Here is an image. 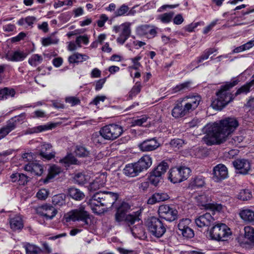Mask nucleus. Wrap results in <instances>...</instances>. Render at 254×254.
<instances>
[{
	"label": "nucleus",
	"instance_id": "obj_11",
	"mask_svg": "<svg viewBox=\"0 0 254 254\" xmlns=\"http://www.w3.org/2000/svg\"><path fill=\"white\" fill-rule=\"evenodd\" d=\"M122 126L117 124H110L103 127L100 129L101 133L106 140H114L123 133Z\"/></svg>",
	"mask_w": 254,
	"mask_h": 254
},
{
	"label": "nucleus",
	"instance_id": "obj_25",
	"mask_svg": "<svg viewBox=\"0 0 254 254\" xmlns=\"http://www.w3.org/2000/svg\"><path fill=\"white\" fill-rule=\"evenodd\" d=\"M125 208H129V206L127 203H123L122 205L118 209L115 214V220L118 222H121L124 220L125 221L126 216Z\"/></svg>",
	"mask_w": 254,
	"mask_h": 254
},
{
	"label": "nucleus",
	"instance_id": "obj_33",
	"mask_svg": "<svg viewBox=\"0 0 254 254\" xmlns=\"http://www.w3.org/2000/svg\"><path fill=\"white\" fill-rule=\"evenodd\" d=\"M60 162L65 167H68L70 165L76 164L77 160L72 154H69L64 158L61 159Z\"/></svg>",
	"mask_w": 254,
	"mask_h": 254
},
{
	"label": "nucleus",
	"instance_id": "obj_16",
	"mask_svg": "<svg viewBox=\"0 0 254 254\" xmlns=\"http://www.w3.org/2000/svg\"><path fill=\"white\" fill-rule=\"evenodd\" d=\"M214 221V219L209 213L200 215L195 219L196 226L199 228L208 227Z\"/></svg>",
	"mask_w": 254,
	"mask_h": 254
},
{
	"label": "nucleus",
	"instance_id": "obj_52",
	"mask_svg": "<svg viewBox=\"0 0 254 254\" xmlns=\"http://www.w3.org/2000/svg\"><path fill=\"white\" fill-rule=\"evenodd\" d=\"M129 7L125 4H122L119 8H118L115 12V15L116 17L122 16L124 15H127V12L128 11Z\"/></svg>",
	"mask_w": 254,
	"mask_h": 254
},
{
	"label": "nucleus",
	"instance_id": "obj_60",
	"mask_svg": "<svg viewBox=\"0 0 254 254\" xmlns=\"http://www.w3.org/2000/svg\"><path fill=\"white\" fill-rule=\"evenodd\" d=\"M148 117L146 115H143L140 119H135L132 122V126H141L147 122Z\"/></svg>",
	"mask_w": 254,
	"mask_h": 254
},
{
	"label": "nucleus",
	"instance_id": "obj_21",
	"mask_svg": "<svg viewBox=\"0 0 254 254\" xmlns=\"http://www.w3.org/2000/svg\"><path fill=\"white\" fill-rule=\"evenodd\" d=\"M169 198V195L166 192H156L148 198L147 203L153 205L158 202L167 200Z\"/></svg>",
	"mask_w": 254,
	"mask_h": 254
},
{
	"label": "nucleus",
	"instance_id": "obj_24",
	"mask_svg": "<svg viewBox=\"0 0 254 254\" xmlns=\"http://www.w3.org/2000/svg\"><path fill=\"white\" fill-rule=\"evenodd\" d=\"M9 224L11 229L13 231L20 230L23 227L22 219L19 215H15L10 218Z\"/></svg>",
	"mask_w": 254,
	"mask_h": 254
},
{
	"label": "nucleus",
	"instance_id": "obj_61",
	"mask_svg": "<svg viewBox=\"0 0 254 254\" xmlns=\"http://www.w3.org/2000/svg\"><path fill=\"white\" fill-rule=\"evenodd\" d=\"M184 237L186 238H192L193 237L194 234L193 230L190 227L183 230L179 232Z\"/></svg>",
	"mask_w": 254,
	"mask_h": 254
},
{
	"label": "nucleus",
	"instance_id": "obj_58",
	"mask_svg": "<svg viewBox=\"0 0 254 254\" xmlns=\"http://www.w3.org/2000/svg\"><path fill=\"white\" fill-rule=\"evenodd\" d=\"M58 40L53 39L51 37H48L42 39V44L43 46L47 47L52 44H57Z\"/></svg>",
	"mask_w": 254,
	"mask_h": 254
},
{
	"label": "nucleus",
	"instance_id": "obj_54",
	"mask_svg": "<svg viewBox=\"0 0 254 254\" xmlns=\"http://www.w3.org/2000/svg\"><path fill=\"white\" fill-rule=\"evenodd\" d=\"M75 152L77 156L81 157L88 156L89 154V151L85 147L80 146H77Z\"/></svg>",
	"mask_w": 254,
	"mask_h": 254
},
{
	"label": "nucleus",
	"instance_id": "obj_62",
	"mask_svg": "<svg viewBox=\"0 0 254 254\" xmlns=\"http://www.w3.org/2000/svg\"><path fill=\"white\" fill-rule=\"evenodd\" d=\"M48 195V192L46 189H41L37 193V198L41 200L45 199Z\"/></svg>",
	"mask_w": 254,
	"mask_h": 254
},
{
	"label": "nucleus",
	"instance_id": "obj_45",
	"mask_svg": "<svg viewBox=\"0 0 254 254\" xmlns=\"http://www.w3.org/2000/svg\"><path fill=\"white\" fill-rule=\"evenodd\" d=\"M191 220L189 218L182 219L179 221L178 224V230L180 232L190 227Z\"/></svg>",
	"mask_w": 254,
	"mask_h": 254
},
{
	"label": "nucleus",
	"instance_id": "obj_40",
	"mask_svg": "<svg viewBox=\"0 0 254 254\" xmlns=\"http://www.w3.org/2000/svg\"><path fill=\"white\" fill-rule=\"evenodd\" d=\"M15 91L14 89L5 87L0 90V100L7 99L9 96L13 97Z\"/></svg>",
	"mask_w": 254,
	"mask_h": 254
},
{
	"label": "nucleus",
	"instance_id": "obj_9",
	"mask_svg": "<svg viewBox=\"0 0 254 254\" xmlns=\"http://www.w3.org/2000/svg\"><path fill=\"white\" fill-rule=\"evenodd\" d=\"M168 167L167 162L164 161L161 162L150 173L148 177L149 183L155 187L158 186L163 182V175L166 172Z\"/></svg>",
	"mask_w": 254,
	"mask_h": 254
},
{
	"label": "nucleus",
	"instance_id": "obj_4",
	"mask_svg": "<svg viewBox=\"0 0 254 254\" xmlns=\"http://www.w3.org/2000/svg\"><path fill=\"white\" fill-rule=\"evenodd\" d=\"M237 80L227 82L225 85L221 86L220 90L216 93L217 98L214 100L211 104L213 109L221 110L233 99V95L228 90L236 85Z\"/></svg>",
	"mask_w": 254,
	"mask_h": 254
},
{
	"label": "nucleus",
	"instance_id": "obj_5",
	"mask_svg": "<svg viewBox=\"0 0 254 254\" xmlns=\"http://www.w3.org/2000/svg\"><path fill=\"white\" fill-rule=\"evenodd\" d=\"M152 164V158L149 155H144L137 162L126 165L123 170L124 173L127 176L134 177L147 170Z\"/></svg>",
	"mask_w": 254,
	"mask_h": 254
},
{
	"label": "nucleus",
	"instance_id": "obj_17",
	"mask_svg": "<svg viewBox=\"0 0 254 254\" xmlns=\"http://www.w3.org/2000/svg\"><path fill=\"white\" fill-rule=\"evenodd\" d=\"M139 147L142 151H151L155 150L159 146L155 137L146 139L139 144Z\"/></svg>",
	"mask_w": 254,
	"mask_h": 254
},
{
	"label": "nucleus",
	"instance_id": "obj_43",
	"mask_svg": "<svg viewBox=\"0 0 254 254\" xmlns=\"http://www.w3.org/2000/svg\"><path fill=\"white\" fill-rule=\"evenodd\" d=\"M43 61V58L38 54L33 55L28 60V63L33 66H36Z\"/></svg>",
	"mask_w": 254,
	"mask_h": 254
},
{
	"label": "nucleus",
	"instance_id": "obj_64",
	"mask_svg": "<svg viewBox=\"0 0 254 254\" xmlns=\"http://www.w3.org/2000/svg\"><path fill=\"white\" fill-rule=\"evenodd\" d=\"M243 139L244 137L241 135H234L230 142L235 145H238Z\"/></svg>",
	"mask_w": 254,
	"mask_h": 254
},
{
	"label": "nucleus",
	"instance_id": "obj_34",
	"mask_svg": "<svg viewBox=\"0 0 254 254\" xmlns=\"http://www.w3.org/2000/svg\"><path fill=\"white\" fill-rule=\"evenodd\" d=\"M14 129V125L12 123L7 122L6 125L0 129V140L3 138Z\"/></svg>",
	"mask_w": 254,
	"mask_h": 254
},
{
	"label": "nucleus",
	"instance_id": "obj_56",
	"mask_svg": "<svg viewBox=\"0 0 254 254\" xmlns=\"http://www.w3.org/2000/svg\"><path fill=\"white\" fill-rule=\"evenodd\" d=\"M142 57L140 55L130 59V60L133 64L132 65L130 66V68L135 70H138L139 68L141 66V64L139 62V61L141 60Z\"/></svg>",
	"mask_w": 254,
	"mask_h": 254
},
{
	"label": "nucleus",
	"instance_id": "obj_53",
	"mask_svg": "<svg viewBox=\"0 0 254 254\" xmlns=\"http://www.w3.org/2000/svg\"><path fill=\"white\" fill-rule=\"evenodd\" d=\"M190 82L187 81L176 85L172 89L173 93H176L181 91H185L190 87Z\"/></svg>",
	"mask_w": 254,
	"mask_h": 254
},
{
	"label": "nucleus",
	"instance_id": "obj_57",
	"mask_svg": "<svg viewBox=\"0 0 254 254\" xmlns=\"http://www.w3.org/2000/svg\"><path fill=\"white\" fill-rule=\"evenodd\" d=\"M206 209H210L213 211L219 212L222 210L223 205L221 204L217 203H208L204 205Z\"/></svg>",
	"mask_w": 254,
	"mask_h": 254
},
{
	"label": "nucleus",
	"instance_id": "obj_1",
	"mask_svg": "<svg viewBox=\"0 0 254 254\" xmlns=\"http://www.w3.org/2000/svg\"><path fill=\"white\" fill-rule=\"evenodd\" d=\"M238 126L237 119L231 117L222 120L219 123L207 125L206 127V134L203 138V140L210 146L222 143Z\"/></svg>",
	"mask_w": 254,
	"mask_h": 254
},
{
	"label": "nucleus",
	"instance_id": "obj_49",
	"mask_svg": "<svg viewBox=\"0 0 254 254\" xmlns=\"http://www.w3.org/2000/svg\"><path fill=\"white\" fill-rule=\"evenodd\" d=\"M84 57L86 56L76 53L69 56L68 60L69 63L71 64L82 62L83 60H85Z\"/></svg>",
	"mask_w": 254,
	"mask_h": 254
},
{
	"label": "nucleus",
	"instance_id": "obj_59",
	"mask_svg": "<svg viewBox=\"0 0 254 254\" xmlns=\"http://www.w3.org/2000/svg\"><path fill=\"white\" fill-rule=\"evenodd\" d=\"M75 43L78 47H81V44L87 45L89 43V38L87 35L79 36L75 40Z\"/></svg>",
	"mask_w": 254,
	"mask_h": 254
},
{
	"label": "nucleus",
	"instance_id": "obj_22",
	"mask_svg": "<svg viewBox=\"0 0 254 254\" xmlns=\"http://www.w3.org/2000/svg\"><path fill=\"white\" fill-rule=\"evenodd\" d=\"M122 31L119 37L117 38V41L120 44H124L126 41L129 38L131 29L130 26L128 24H123L121 25Z\"/></svg>",
	"mask_w": 254,
	"mask_h": 254
},
{
	"label": "nucleus",
	"instance_id": "obj_47",
	"mask_svg": "<svg viewBox=\"0 0 254 254\" xmlns=\"http://www.w3.org/2000/svg\"><path fill=\"white\" fill-rule=\"evenodd\" d=\"M130 230L134 237H140L144 234V230L140 225L130 227Z\"/></svg>",
	"mask_w": 254,
	"mask_h": 254
},
{
	"label": "nucleus",
	"instance_id": "obj_26",
	"mask_svg": "<svg viewBox=\"0 0 254 254\" xmlns=\"http://www.w3.org/2000/svg\"><path fill=\"white\" fill-rule=\"evenodd\" d=\"M239 215L240 217L245 221L254 222V211L251 209H243L240 211Z\"/></svg>",
	"mask_w": 254,
	"mask_h": 254
},
{
	"label": "nucleus",
	"instance_id": "obj_10",
	"mask_svg": "<svg viewBox=\"0 0 254 254\" xmlns=\"http://www.w3.org/2000/svg\"><path fill=\"white\" fill-rule=\"evenodd\" d=\"M231 234L230 228L223 223L215 225L210 231L211 239L217 241H226Z\"/></svg>",
	"mask_w": 254,
	"mask_h": 254
},
{
	"label": "nucleus",
	"instance_id": "obj_32",
	"mask_svg": "<svg viewBox=\"0 0 254 254\" xmlns=\"http://www.w3.org/2000/svg\"><path fill=\"white\" fill-rule=\"evenodd\" d=\"M105 182L103 179L96 178L93 182L91 183L88 187L90 191H95L103 187Z\"/></svg>",
	"mask_w": 254,
	"mask_h": 254
},
{
	"label": "nucleus",
	"instance_id": "obj_42",
	"mask_svg": "<svg viewBox=\"0 0 254 254\" xmlns=\"http://www.w3.org/2000/svg\"><path fill=\"white\" fill-rule=\"evenodd\" d=\"M216 50L212 49L209 48L205 50L202 55L197 58L196 63L197 64L202 62L204 60H206L208 59L209 56L212 54L214 52H215Z\"/></svg>",
	"mask_w": 254,
	"mask_h": 254
},
{
	"label": "nucleus",
	"instance_id": "obj_29",
	"mask_svg": "<svg viewBox=\"0 0 254 254\" xmlns=\"http://www.w3.org/2000/svg\"><path fill=\"white\" fill-rule=\"evenodd\" d=\"M69 196L76 200H81L84 197V194L79 189L75 188H70L68 190Z\"/></svg>",
	"mask_w": 254,
	"mask_h": 254
},
{
	"label": "nucleus",
	"instance_id": "obj_36",
	"mask_svg": "<svg viewBox=\"0 0 254 254\" xmlns=\"http://www.w3.org/2000/svg\"><path fill=\"white\" fill-rule=\"evenodd\" d=\"M105 139L103 135L101 133L100 130L99 132H96L93 133L91 137L92 142L97 146L104 144Z\"/></svg>",
	"mask_w": 254,
	"mask_h": 254
},
{
	"label": "nucleus",
	"instance_id": "obj_6",
	"mask_svg": "<svg viewBox=\"0 0 254 254\" xmlns=\"http://www.w3.org/2000/svg\"><path fill=\"white\" fill-rule=\"evenodd\" d=\"M65 219L66 222L80 221L82 222V227L85 229H87L90 225L89 214L82 206L67 213L65 215Z\"/></svg>",
	"mask_w": 254,
	"mask_h": 254
},
{
	"label": "nucleus",
	"instance_id": "obj_51",
	"mask_svg": "<svg viewBox=\"0 0 254 254\" xmlns=\"http://www.w3.org/2000/svg\"><path fill=\"white\" fill-rule=\"evenodd\" d=\"M61 171V169L60 167L56 165H52L50 167L49 169V174L47 178L49 179L54 178L57 175L59 174Z\"/></svg>",
	"mask_w": 254,
	"mask_h": 254
},
{
	"label": "nucleus",
	"instance_id": "obj_28",
	"mask_svg": "<svg viewBox=\"0 0 254 254\" xmlns=\"http://www.w3.org/2000/svg\"><path fill=\"white\" fill-rule=\"evenodd\" d=\"M252 88H254V79L251 80L250 82H247L239 88L235 93V96L242 93L247 94L250 91Z\"/></svg>",
	"mask_w": 254,
	"mask_h": 254
},
{
	"label": "nucleus",
	"instance_id": "obj_30",
	"mask_svg": "<svg viewBox=\"0 0 254 254\" xmlns=\"http://www.w3.org/2000/svg\"><path fill=\"white\" fill-rule=\"evenodd\" d=\"M26 254H40L42 253L41 249L33 244L27 243L24 246Z\"/></svg>",
	"mask_w": 254,
	"mask_h": 254
},
{
	"label": "nucleus",
	"instance_id": "obj_23",
	"mask_svg": "<svg viewBox=\"0 0 254 254\" xmlns=\"http://www.w3.org/2000/svg\"><path fill=\"white\" fill-rule=\"evenodd\" d=\"M141 210H139L126 215L125 222L128 225H133L135 222L141 220Z\"/></svg>",
	"mask_w": 254,
	"mask_h": 254
},
{
	"label": "nucleus",
	"instance_id": "obj_8",
	"mask_svg": "<svg viewBox=\"0 0 254 254\" xmlns=\"http://www.w3.org/2000/svg\"><path fill=\"white\" fill-rule=\"evenodd\" d=\"M191 173V170L186 166L176 167L169 171L168 179L174 184L181 183L186 180Z\"/></svg>",
	"mask_w": 254,
	"mask_h": 254
},
{
	"label": "nucleus",
	"instance_id": "obj_7",
	"mask_svg": "<svg viewBox=\"0 0 254 254\" xmlns=\"http://www.w3.org/2000/svg\"><path fill=\"white\" fill-rule=\"evenodd\" d=\"M145 225L151 235L157 238L162 237L166 231V226L159 218L156 217L148 218Z\"/></svg>",
	"mask_w": 254,
	"mask_h": 254
},
{
	"label": "nucleus",
	"instance_id": "obj_3",
	"mask_svg": "<svg viewBox=\"0 0 254 254\" xmlns=\"http://www.w3.org/2000/svg\"><path fill=\"white\" fill-rule=\"evenodd\" d=\"M199 95L187 96L181 102L177 103L172 111V115L175 118L184 117L194 110L201 101Z\"/></svg>",
	"mask_w": 254,
	"mask_h": 254
},
{
	"label": "nucleus",
	"instance_id": "obj_12",
	"mask_svg": "<svg viewBox=\"0 0 254 254\" xmlns=\"http://www.w3.org/2000/svg\"><path fill=\"white\" fill-rule=\"evenodd\" d=\"M158 213L160 218L169 222H172L178 218V211L169 205H160L159 207Z\"/></svg>",
	"mask_w": 254,
	"mask_h": 254
},
{
	"label": "nucleus",
	"instance_id": "obj_20",
	"mask_svg": "<svg viewBox=\"0 0 254 254\" xmlns=\"http://www.w3.org/2000/svg\"><path fill=\"white\" fill-rule=\"evenodd\" d=\"M40 213L47 219H52L57 214V210L49 204H44L40 207Z\"/></svg>",
	"mask_w": 254,
	"mask_h": 254
},
{
	"label": "nucleus",
	"instance_id": "obj_50",
	"mask_svg": "<svg viewBox=\"0 0 254 254\" xmlns=\"http://www.w3.org/2000/svg\"><path fill=\"white\" fill-rule=\"evenodd\" d=\"M89 177L82 173H77L74 177V181L79 185H83L88 182Z\"/></svg>",
	"mask_w": 254,
	"mask_h": 254
},
{
	"label": "nucleus",
	"instance_id": "obj_39",
	"mask_svg": "<svg viewBox=\"0 0 254 254\" xmlns=\"http://www.w3.org/2000/svg\"><path fill=\"white\" fill-rule=\"evenodd\" d=\"M54 126L52 124L39 126L30 129V133H39L44 131L51 129Z\"/></svg>",
	"mask_w": 254,
	"mask_h": 254
},
{
	"label": "nucleus",
	"instance_id": "obj_14",
	"mask_svg": "<svg viewBox=\"0 0 254 254\" xmlns=\"http://www.w3.org/2000/svg\"><path fill=\"white\" fill-rule=\"evenodd\" d=\"M212 174L213 180L216 182H219L228 177V169L224 165L219 164L213 168Z\"/></svg>",
	"mask_w": 254,
	"mask_h": 254
},
{
	"label": "nucleus",
	"instance_id": "obj_44",
	"mask_svg": "<svg viewBox=\"0 0 254 254\" xmlns=\"http://www.w3.org/2000/svg\"><path fill=\"white\" fill-rule=\"evenodd\" d=\"M14 150L12 149H9L0 153V164L4 163L8 161L9 156L12 154Z\"/></svg>",
	"mask_w": 254,
	"mask_h": 254
},
{
	"label": "nucleus",
	"instance_id": "obj_55",
	"mask_svg": "<svg viewBox=\"0 0 254 254\" xmlns=\"http://www.w3.org/2000/svg\"><path fill=\"white\" fill-rule=\"evenodd\" d=\"M174 15V12H170L168 13H165L161 15H160L158 17V19L161 20V21L164 23H167L170 22Z\"/></svg>",
	"mask_w": 254,
	"mask_h": 254
},
{
	"label": "nucleus",
	"instance_id": "obj_18",
	"mask_svg": "<svg viewBox=\"0 0 254 254\" xmlns=\"http://www.w3.org/2000/svg\"><path fill=\"white\" fill-rule=\"evenodd\" d=\"M40 155L46 160L54 158L55 152L53 151L52 146L50 143H44L38 147Z\"/></svg>",
	"mask_w": 254,
	"mask_h": 254
},
{
	"label": "nucleus",
	"instance_id": "obj_2",
	"mask_svg": "<svg viewBox=\"0 0 254 254\" xmlns=\"http://www.w3.org/2000/svg\"><path fill=\"white\" fill-rule=\"evenodd\" d=\"M118 194L110 191H99L94 194L89 199L87 203L93 212L98 214L103 213L105 206L110 208L118 198Z\"/></svg>",
	"mask_w": 254,
	"mask_h": 254
},
{
	"label": "nucleus",
	"instance_id": "obj_41",
	"mask_svg": "<svg viewBox=\"0 0 254 254\" xmlns=\"http://www.w3.org/2000/svg\"><path fill=\"white\" fill-rule=\"evenodd\" d=\"M184 144V141L183 139L180 138H175L172 139L169 143L166 144L169 145L172 149L176 150L181 147Z\"/></svg>",
	"mask_w": 254,
	"mask_h": 254
},
{
	"label": "nucleus",
	"instance_id": "obj_63",
	"mask_svg": "<svg viewBox=\"0 0 254 254\" xmlns=\"http://www.w3.org/2000/svg\"><path fill=\"white\" fill-rule=\"evenodd\" d=\"M65 102L71 104V106L76 105L80 102L78 98L73 96L66 97L65 98Z\"/></svg>",
	"mask_w": 254,
	"mask_h": 254
},
{
	"label": "nucleus",
	"instance_id": "obj_37",
	"mask_svg": "<svg viewBox=\"0 0 254 254\" xmlns=\"http://www.w3.org/2000/svg\"><path fill=\"white\" fill-rule=\"evenodd\" d=\"M26 117V113H23L18 116H16L12 118L7 122L12 123L14 125L15 129L17 124H21L25 121Z\"/></svg>",
	"mask_w": 254,
	"mask_h": 254
},
{
	"label": "nucleus",
	"instance_id": "obj_46",
	"mask_svg": "<svg viewBox=\"0 0 254 254\" xmlns=\"http://www.w3.org/2000/svg\"><path fill=\"white\" fill-rule=\"evenodd\" d=\"M244 230L245 238L252 243H254V227L246 226Z\"/></svg>",
	"mask_w": 254,
	"mask_h": 254
},
{
	"label": "nucleus",
	"instance_id": "obj_35",
	"mask_svg": "<svg viewBox=\"0 0 254 254\" xmlns=\"http://www.w3.org/2000/svg\"><path fill=\"white\" fill-rule=\"evenodd\" d=\"M205 185L204 178L202 176H198L193 178L190 184V187L192 189L201 188Z\"/></svg>",
	"mask_w": 254,
	"mask_h": 254
},
{
	"label": "nucleus",
	"instance_id": "obj_31",
	"mask_svg": "<svg viewBox=\"0 0 254 254\" xmlns=\"http://www.w3.org/2000/svg\"><path fill=\"white\" fill-rule=\"evenodd\" d=\"M66 196L64 193L55 195L52 197V203L55 206H62L65 204Z\"/></svg>",
	"mask_w": 254,
	"mask_h": 254
},
{
	"label": "nucleus",
	"instance_id": "obj_15",
	"mask_svg": "<svg viewBox=\"0 0 254 254\" xmlns=\"http://www.w3.org/2000/svg\"><path fill=\"white\" fill-rule=\"evenodd\" d=\"M236 173L242 175H246L251 169L250 162L244 159H238L233 162Z\"/></svg>",
	"mask_w": 254,
	"mask_h": 254
},
{
	"label": "nucleus",
	"instance_id": "obj_48",
	"mask_svg": "<svg viewBox=\"0 0 254 254\" xmlns=\"http://www.w3.org/2000/svg\"><path fill=\"white\" fill-rule=\"evenodd\" d=\"M141 87L140 82H136L129 92L128 98L132 99L133 97L136 96L140 92Z\"/></svg>",
	"mask_w": 254,
	"mask_h": 254
},
{
	"label": "nucleus",
	"instance_id": "obj_27",
	"mask_svg": "<svg viewBox=\"0 0 254 254\" xmlns=\"http://www.w3.org/2000/svg\"><path fill=\"white\" fill-rule=\"evenodd\" d=\"M28 55L27 53L23 51H17L13 54L9 55L7 59L8 60L13 62L23 61Z\"/></svg>",
	"mask_w": 254,
	"mask_h": 254
},
{
	"label": "nucleus",
	"instance_id": "obj_13",
	"mask_svg": "<svg viewBox=\"0 0 254 254\" xmlns=\"http://www.w3.org/2000/svg\"><path fill=\"white\" fill-rule=\"evenodd\" d=\"M158 29L154 26L145 24L137 27L136 32L140 36H145L148 39H151L156 36Z\"/></svg>",
	"mask_w": 254,
	"mask_h": 254
},
{
	"label": "nucleus",
	"instance_id": "obj_19",
	"mask_svg": "<svg viewBox=\"0 0 254 254\" xmlns=\"http://www.w3.org/2000/svg\"><path fill=\"white\" fill-rule=\"evenodd\" d=\"M24 170L34 176H40L43 173V167L36 162L28 163L24 166Z\"/></svg>",
	"mask_w": 254,
	"mask_h": 254
},
{
	"label": "nucleus",
	"instance_id": "obj_38",
	"mask_svg": "<svg viewBox=\"0 0 254 254\" xmlns=\"http://www.w3.org/2000/svg\"><path fill=\"white\" fill-rule=\"evenodd\" d=\"M252 197V192L248 189H244L240 190L237 195V198L243 201L250 200Z\"/></svg>",
	"mask_w": 254,
	"mask_h": 254
}]
</instances>
